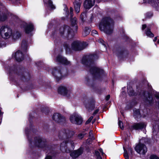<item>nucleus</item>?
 <instances>
[{"instance_id": "27", "label": "nucleus", "mask_w": 159, "mask_h": 159, "mask_svg": "<svg viewBox=\"0 0 159 159\" xmlns=\"http://www.w3.org/2000/svg\"><path fill=\"white\" fill-rule=\"evenodd\" d=\"M127 89L128 93L129 95L132 96L134 94V91L132 87H128Z\"/></svg>"}, {"instance_id": "10", "label": "nucleus", "mask_w": 159, "mask_h": 159, "mask_svg": "<svg viewBox=\"0 0 159 159\" xmlns=\"http://www.w3.org/2000/svg\"><path fill=\"white\" fill-rule=\"evenodd\" d=\"M52 74L57 81L62 79L64 76L59 67L53 68L52 71Z\"/></svg>"}, {"instance_id": "2", "label": "nucleus", "mask_w": 159, "mask_h": 159, "mask_svg": "<svg viewBox=\"0 0 159 159\" xmlns=\"http://www.w3.org/2000/svg\"><path fill=\"white\" fill-rule=\"evenodd\" d=\"M96 55H89L84 57L82 59L83 64L88 66V70H90L91 74L97 77L102 73L103 70L93 66V61L95 59Z\"/></svg>"}, {"instance_id": "17", "label": "nucleus", "mask_w": 159, "mask_h": 159, "mask_svg": "<svg viewBox=\"0 0 159 159\" xmlns=\"http://www.w3.org/2000/svg\"><path fill=\"white\" fill-rule=\"evenodd\" d=\"M56 60L57 61L66 65H69L70 63L66 58L63 57L60 55H59L57 57Z\"/></svg>"}, {"instance_id": "35", "label": "nucleus", "mask_w": 159, "mask_h": 159, "mask_svg": "<svg viewBox=\"0 0 159 159\" xmlns=\"http://www.w3.org/2000/svg\"><path fill=\"white\" fill-rule=\"evenodd\" d=\"M93 116H91L89 118V119L86 122V123L87 124H88L89 123H90L91 121V120L93 119Z\"/></svg>"}, {"instance_id": "39", "label": "nucleus", "mask_w": 159, "mask_h": 159, "mask_svg": "<svg viewBox=\"0 0 159 159\" xmlns=\"http://www.w3.org/2000/svg\"><path fill=\"white\" fill-rule=\"evenodd\" d=\"M70 13L71 15H72V14H73V9L72 8V7H70Z\"/></svg>"}, {"instance_id": "1", "label": "nucleus", "mask_w": 159, "mask_h": 159, "mask_svg": "<svg viewBox=\"0 0 159 159\" xmlns=\"http://www.w3.org/2000/svg\"><path fill=\"white\" fill-rule=\"evenodd\" d=\"M73 131L69 129H64L60 133V136L64 139H67L61 144L60 149L63 152L69 153L74 149V142L69 138L74 134Z\"/></svg>"}, {"instance_id": "4", "label": "nucleus", "mask_w": 159, "mask_h": 159, "mask_svg": "<svg viewBox=\"0 0 159 159\" xmlns=\"http://www.w3.org/2000/svg\"><path fill=\"white\" fill-rule=\"evenodd\" d=\"M29 141L30 146L33 145L38 148H43L46 147L47 145V141L46 139L39 136L35 138L34 141L33 143L30 140H29Z\"/></svg>"}, {"instance_id": "49", "label": "nucleus", "mask_w": 159, "mask_h": 159, "mask_svg": "<svg viewBox=\"0 0 159 159\" xmlns=\"http://www.w3.org/2000/svg\"><path fill=\"white\" fill-rule=\"evenodd\" d=\"M25 132H26V130H25Z\"/></svg>"}, {"instance_id": "16", "label": "nucleus", "mask_w": 159, "mask_h": 159, "mask_svg": "<svg viewBox=\"0 0 159 159\" xmlns=\"http://www.w3.org/2000/svg\"><path fill=\"white\" fill-rule=\"evenodd\" d=\"M95 0H85L84 3V7L89 9L94 5Z\"/></svg>"}, {"instance_id": "36", "label": "nucleus", "mask_w": 159, "mask_h": 159, "mask_svg": "<svg viewBox=\"0 0 159 159\" xmlns=\"http://www.w3.org/2000/svg\"><path fill=\"white\" fill-rule=\"evenodd\" d=\"M91 33L93 36H94L97 34V32L96 30H93L92 31Z\"/></svg>"}, {"instance_id": "25", "label": "nucleus", "mask_w": 159, "mask_h": 159, "mask_svg": "<svg viewBox=\"0 0 159 159\" xmlns=\"http://www.w3.org/2000/svg\"><path fill=\"white\" fill-rule=\"evenodd\" d=\"M20 36V34L18 32L16 33H12V36L11 38L12 39L15 40L19 39Z\"/></svg>"}, {"instance_id": "23", "label": "nucleus", "mask_w": 159, "mask_h": 159, "mask_svg": "<svg viewBox=\"0 0 159 159\" xmlns=\"http://www.w3.org/2000/svg\"><path fill=\"white\" fill-rule=\"evenodd\" d=\"M90 32V30L89 27H86L85 28L84 31L83 32L82 35L85 37L89 34Z\"/></svg>"}, {"instance_id": "13", "label": "nucleus", "mask_w": 159, "mask_h": 159, "mask_svg": "<svg viewBox=\"0 0 159 159\" xmlns=\"http://www.w3.org/2000/svg\"><path fill=\"white\" fill-rule=\"evenodd\" d=\"M83 152V148H80L78 150L71 152L70 155L73 158H75L81 155Z\"/></svg>"}, {"instance_id": "7", "label": "nucleus", "mask_w": 159, "mask_h": 159, "mask_svg": "<svg viewBox=\"0 0 159 159\" xmlns=\"http://www.w3.org/2000/svg\"><path fill=\"white\" fill-rule=\"evenodd\" d=\"M86 46L85 42H81L79 41L74 42L72 44V48L75 51L81 50L84 48Z\"/></svg>"}, {"instance_id": "42", "label": "nucleus", "mask_w": 159, "mask_h": 159, "mask_svg": "<svg viewBox=\"0 0 159 159\" xmlns=\"http://www.w3.org/2000/svg\"><path fill=\"white\" fill-rule=\"evenodd\" d=\"M146 27V25L145 24L143 25H142V29L143 30Z\"/></svg>"}, {"instance_id": "21", "label": "nucleus", "mask_w": 159, "mask_h": 159, "mask_svg": "<svg viewBox=\"0 0 159 159\" xmlns=\"http://www.w3.org/2000/svg\"><path fill=\"white\" fill-rule=\"evenodd\" d=\"M95 154L97 157V159H102L101 155H103L104 154L103 152L102 149H100L99 150H96L95 152Z\"/></svg>"}, {"instance_id": "18", "label": "nucleus", "mask_w": 159, "mask_h": 159, "mask_svg": "<svg viewBox=\"0 0 159 159\" xmlns=\"http://www.w3.org/2000/svg\"><path fill=\"white\" fill-rule=\"evenodd\" d=\"M45 6L48 8L54 9L55 6L52 4V2L51 0H43Z\"/></svg>"}, {"instance_id": "20", "label": "nucleus", "mask_w": 159, "mask_h": 159, "mask_svg": "<svg viewBox=\"0 0 159 159\" xmlns=\"http://www.w3.org/2000/svg\"><path fill=\"white\" fill-rule=\"evenodd\" d=\"M74 4L75 11L76 13H78L80 11V8L81 2L75 1Z\"/></svg>"}, {"instance_id": "3", "label": "nucleus", "mask_w": 159, "mask_h": 159, "mask_svg": "<svg viewBox=\"0 0 159 159\" xmlns=\"http://www.w3.org/2000/svg\"><path fill=\"white\" fill-rule=\"evenodd\" d=\"M101 31H103L107 34H110L113 32L114 28V22L109 17H105L102 20L99 26Z\"/></svg>"}, {"instance_id": "11", "label": "nucleus", "mask_w": 159, "mask_h": 159, "mask_svg": "<svg viewBox=\"0 0 159 159\" xmlns=\"http://www.w3.org/2000/svg\"><path fill=\"white\" fill-rule=\"evenodd\" d=\"M135 150L138 153L143 154H145L147 151V148L146 146L140 143L136 146Z\"/></svg>"}, {"instance_id": "24", "label": "nucleus", "mask_w": 159, "mask_h": 159, "mask_svg": "<svg viewBox=\"0 0 159 159\" xmlns=\"http://www.w3.org/2000/svg\"><path fill=\"white\" fill-rule=\"evenodd\" d=\"M145 34L147 36L149 37H153L154 36L153 34L151 32L150 29L148 27L145 31Z\"/></svg>"}, {"instance_id": "28", "label": "nucleus", "mask_w": 159, "mask_h": 159, "mask_svg": "<svg viewBox=\"0 0 159 159\" xmlns=\"http://www.w3.org/2000/svg\"><path fill=\"white\" fill-rule=\"evenodd\" d=\"M148 97L147 98V100L148 102L150 104H151L153 102V99L151 97V95L150 94H148Z\"/></svg>"}, {"instance_id": "34", "label": "nucleus", "mask_w": 159, "mask_h": 159, "mask_svg": "<svg viewBox=\"0 0 159 159\" xmlns=\"http://www.w3.org/2000/svg\"><path fill=\"white\" fill-rule=\"evenodd\" d=\"M150 159H159V158L155 155H152L150 157Z\"/></svg>"}, {"instance_id": "15", "label": "nucleus", "mask_w": 159, "mask_h": 159, "mask_svg": "<svg viewBox=\"0 0 159 159\" xmlns=\"http://www.w3.org/2000/svg\"><path fill=\"white\" fill-rule=\"evenodd\" d=\"M23 54L20 51H17L13 55L16 60L18 61H20L24 59Z\"/></svg>"}, {"instance_id": "45", "label": "nucleus", "mask_w": 159, "mask_h": 159, "mask_svg": "<svg viewBox=\"0 0 159 159\" xmlns=\"http://www.w3.org/2000/svg\"><path fill=\"white\" fill-rule=\"evenodd\" d=\"M91 139H92V138H90V139H89V141L90 142V143L89 144H90V143H92V141L93 140H91Z\"/></svg>"}, {"instance_id": "31", "label": "nucleus", "mask_w": 159, "mask_h": 159, "mask_svg": "<svg viewBox=\"0 0 159 159\" xmlns=\"http://www.w3.org/2000/svg\"><path fill=\"white\" fill-rule=\"evenodd\" d=\"M21 47L23 49H26L27 48V44L25 41H23L21 45Z\"/></svg>"}, {"instance_id": "47", "label": "nucleus", "mask_w": 159, "mask_h": 159, "mask_svg": "<svg viewBox=\"0 0 159 159\" xmlns=\"http://www.w3.org/2000/svg\"><path fill=\"white\" fill-rule=\"evenodd\" d=\"M157 43H159V40L157 41Z\"/></svg>"}, {"instance_id": "38", "label": "nucleus", "mask_w": 159, "mask_h": 159, "mask_svg": "<svg viewBox=\"0 0 159 159\" xmlns=\"http://www.w3.org/2000/svg\"><path fill=\"white\" fill-rule=\"evenodd\" d=\"M84 137V135H83L81 134H79L78 135V137L80 139H82Z\"/></svg>"}, {"instance_id": "41", "label": "nucleus", "mask_w": 159, "mask_h": 159, "mask_svg": "<svg viewBox=\"0 0 159 159\" xmlns=\"http://www.w3.org/2000/svg\"><path fill=\"white\" fill-rule=\"evenodd\" d=\"M45 159H52V157L50 156H47Z\"/></svg>"}, {"instance_id": "46", "label": "nucleus", "mask_w": 159, "mask_h": 159, "mask_svg": "<svg viewBox=\"0 0 159 159\" xmlns=\"http://www.w3.org/2000/svg\"><path fill=\"white\" fill-rule=\"evenodd\" d=\"M18 0H16V1H15V2H14L15 4H17L18 2H16V1H17Z\"/></svg>"}, {"instance_id": "14", "label": "nucleus", "mask_w": 159, "mask_h": 159, "mask_svg": "<svg viewBox=\"0 0 159 159\" xmlns=\"http://www.w3.org/2000/svg\"><path fill=\"white\" fill-rule=\"evenodd\" d=\"M146 126V124L144 122H141L139 123H135L132 126L134 129L135 130L141 129L145 128Z\"/></svg>"}, {"instance_id": "43", "label": "nucleus", "mask_w": 159, "mask_h": 159, "mask_svg": "<svg viewBox=\"0 0 159 159\" xmlns=\"http://www.w3.org/2000/svg\"><path fill=\"white\" fill-rule=\"evenodd\" d=\"M99 111V110L98 109H97L93 113L94 114H97L98 112Z\"/></svg>"}, {"instance_id": "9", "label": "nucleus", "mask_w": 159, "mask_h": 159, "mask_svg": "<svg viewBox=\"0 0 159 159\" xmlns=\"http://www.w3.org/2000/svg\"><path fill=\"white\" fill-rule=\"evenodd\" d=\"M70 120L71 123L77 125H80L82 123L81 117L76 113H74L70 117Z\"/></svg>"}, {"instance_id": "12", "label": "nucleus", "mask_w": 159, "mask_h": 159, "mask_svg": "<svg viewBox=\"0 0 159 159\" xmlns=\"http://www.w3.org/2000/svg\"><path fill=\"white\" fill-rule=\"evenodd\" d=\"M52 118L55 121L59 123H63L65 121V118L60 114L58 113L54 114Z\"/></svg>"}, {"instance_id": "19", "label": "nucleus", "mask_w": 159, "mask_h": 159, "mask_svg": "<svg viewBox=\"0 0 159 159\" xmlns=\"http://www.w3.org/2000/svg\"><path fill=\"white\" fill-rule=\"evenodd\" d=\"M25 29L26 33L27 34L29 33L33 30V25L32 24L26 25L25 27Z\"/></svg>"}, {"instance_id": "37", "label": "nucleus", "mask_w": 159, "mask_h": 159, "mask_svg": "<svg viewBox=\"0 0 159 159\" xmlns=\"http://www.w3.org/2000/svg\"><path fill=\"white\" fill-rule=\"evenodd\" d=\"M84 16H85V13H84V12H83L82 13L81 16H80V18H81V20L83 21V20H84V18H83V17Z\"/></svg>"}, {"instance_id": "29", "label": "nucleus", "mask_w": 159, "mask_h": 159, "mask_svg": "<svg viewBox=\"0 0 159 159\" xmlns=\"http://www.w3.org/2000/svg\"><path fill=\"white\" fill-rule=\"evenodd\" d=\"M124 156L126 159H129V155L127 153V151L125 150V149L124 148Z\"/></svg>"}, {"instance_id": "22", "label": "nucleus", "mask_w": 159, "mask_h": 159, "mask_svg": "<svg viewBox=\"0 0 159 159\" xmlns=\"http://www.w3.org/2000/svg\"><path fill=\"white\" fill-rule=\"evenodd\" d=\"M134 116L137 120L139 121V120L141 117V115L139 110H134Z\"/></svg>"}, {"instance_id": "48", "label": "nucleus", "mask_w": 159, "mask_h": 159, "mask_svg": "<svg viewBox=\"0 0 159 159\" xmlns=\"http://www.w3.org/2000/svg\"><path fill=\"white\" fill-rule=\"evenodd\" d=\"M86 107L87 108H87V106H86Z\"/></svg>"}, {"instance_id": "8", "label": "nucleus", "mask_w": 159, "mask_h": 159, "mask_svg": "<svg viewBox=\"0 0 159 159\" xmlns=\"http://www.w3.org/2000/svg\"><path fill=\"white\" fill-rule=\"evenodd\" d=\"M58 91L59 93L68 97L70 96L71 94L70 89L65 86L59 87L58 88Z\"/></svg>"}, {"instance_id": "5", "label": "nucleus", "mask_w": 159, "mask_h": 159, "mask_svg": "<svg viewBox=\"0 0 159 159\" xmlns=\"http://www.w3.org/2000/svg\"><path fill=\"white\" fill-rule=\"evenodd\" d=\"M12 31L9 27L5 26H2L0 29V34L2 38L8 39L12 36Z\"/></svg>"}, {"instance_id": "33", "label": "nucleus", "mask_w": 159, "mask_h": 159, "mask_svg": "<svg viewBox=\"0 0 159 159\" xmlns=\"http://www.w3.org/2000/svg\"><path fill=\"white\" fill-rule=\"evenodd\" d=\"M118 125L120 128L122 129H124L123 126V123L122 122L120 121L119 120V122H118Z\"/></svg>"}, {"instance_id": "6", "label": "nucleus", "mask_w": 159, "mask_h": 159, "mask_svg": "<svg viewBox=\"0 0 159 159\" xmlns=\"http://www.w3.org/2000/svg\"><path fill=\"white\" fill-rule=\"evenodd\" d=\"M74 21L73 23H74L75 25L74 26H72V28L70 30H69L70 27L68 26H66L65 28L61 27L60 29V32L61 34H63L65 33L66 34L67 33L69 35L71 34L72 31V30H74V32L76 31L77 30V26L76 24V18H74L73 19Z\"/></svg>"}, {"instance_id": "26", "label": "nucleus", "mask_w": 159, "mask_h": 159, "mask_svg": "<svg viewBox=\"0 0 159 159\" xmlns=\"http://www.w3.org/2000/svg\"><path fill=\"white\" fill-rule=\"evenodd\" d=\"M92 138L91 140H94V138L93 136V135L92 133V131L91 130H90L89 132V138L87 140V143H90V142L89 140L90 139V138Z\"/></svg>"}, {"instance_id": "44", "label": "nucleus", "mask_w": 159, "mask_h": 159, "mask_svg": "<svg viewBox=\"0 0 159 159\" xmlns=\"http://www.w3.org/2000/svg\"><path fill=\"white\" fill-rule=\"evenodd\" d=\"M157 37H155L153 40L154 42H155L157 40Z\"/></svg>"}, {"instance_id": "50", "label": "nucleus", "mask_w": 159, "mask_h": 159, "mask_svg": "<svg viewBox=\"0 0 159 159\" xmlns=\"http://www.w3.org/2000/svg\"><path fill=\"white\" fill-rule=\"evenodd\" d=\"M99 0V1H101V0Z\"/></svg>"}, {"instance_id": "30", "label": "nucleus", "mask_w": 159, "mask_h": 159, "mask_svg": "<svg viewBox=\"0 0 159 159\" xmlns=\"http://www.w3.org/2000/svg\"><path fill=\"white\" fill-rule=\"evenodd\" d=\"M96 41L97 42H98L99 43L102 44L104 46V47H105V45L104 43V42L101 39H98L96 40Z\"/></svg>"}, {"instance_id": "40", "label": "nucleus", "mask_w": 159, "mask_h": 159, "mask_svg": "<svg viewBox=\"0 0 159 159\" xmlns=\"http://www.w3.org/2000/svg\"><path fill=\"white\" fill-rule=\"evenodd\" d=\"M110 98V95H107L106 98V99L107 101H108L109 100Z\"/></svg>"}, {"instance_id": "32", "label": "nucleus", "mask_w": 159, "mask_h": 159, "mask_svg": "<svg viewBox=\"0 0 159 159\" xmlns=\"http://www.w3.org/2000/svg\"><path fill=\"white\" fill-rule=\"evenodd\" d=\"M128 154L129 155V156L131 157L132 156V150L131 148H129L128 149Z\"/></svg>"}]
</instances>
